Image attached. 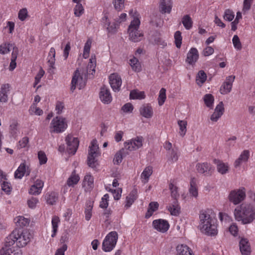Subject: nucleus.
Segmentation results:
<instances>
[{"label":"nucleus","mask_w":255,"mask_h":255,"mask_svg":"<svg viewBox=\"0 0 255 255\" xmlns=\"http://www.w3.org/2000/svg\"><path fill=\"white\" fill-rule=\"evenodd\" d=\"M93 209V203L89 201L86 203V206L85 210V219L87 221L90 220L92 217V211Z\"/></svg>","instance_id":"obj_37"},{"label":"nucleus","mask_w":255,"mask_h":255,"mask_svg":"<svg viewBox=\"0 0 255 255\" xmlns=\"http://www.w3.org/2000/svg\"><path fill=\"white\" fill-rule=\"evenodd\" d=\"M12 46V44L4 43L0 46V53L4 54L9 52V46Z\"/></svg>","instance_id":"obj_61"},{"label":"nucleus","mask_w":255,"mask_h":255,"mask_svg":"<svg viewBox=\"0 0 255 255\" xmlns=\"http://www.w3.org/2000/svg\"><path fill=\"white\" fill-rule=\"evenodd\" d=\"M152 225L155 229L162 233L166 232L169 227L168 222L161 219L154 220Z\"/></svg>","instance_id":"obj_11"},{"label":"nucleus","mask_w":255,"mask_h":255,"mask_svg":"<svg viewBox=\"0 0 255 255\" xmlns=\"http://www.w3.org/2000/svg\"><path fill=\"white\" fill-rule=\"evenodd\" d=\"M80 180L78 175L76 174L75 171H73L71 175L68 178L67 181V184L69 186H73L76 184Z\"/></svg>","instance_id":"obj_30"},{"label":"nucleus","mask_w":255,"mask_h":255,"mask_svg":"<svg viewBox=\"0 0 255 255\" xmlns=\"http://www.w3.org/2000/svg\"><path fill=\"white\" fill-rule=\"evenodd\" d=\"M15 223L17 226L22 227L23 226H26L28 225L29 223V220L27 218H25L22 216H19L14 219Z\"/></svg>","instance_id":"obj_35"},{"label":"nucleus","mask_w":255,"mask_h":255,"mask_svg":"<svg viewBox=\"0 0 255 255\" xmlns=\"http://www.w3.org/2000/svg\"><path fill=\"white\" fill-rule=\"evenodd\" d=\"M109 81L113 90L115 92L119 91L122 84L121 77L116 73L112 74L109 77Z\"/></svg>","instance_id":"obj_13"},{"label":"nucleus","mask_w":255,"mask_h":255,"mask_svg":"<svg viewBox=\"0 0 255 255\" xmlns=\"http://www.w3.org/2000/svg\"><path fill=\"white\" fill-rule=\"evenodd\" d=\"M100 99L104 104H109L111 103L112 100V96L110 91L105 86L101 88L99 93Z\"/></svg>","instance_id":"obj_16"},{"label":"nucleus","mask_w":255,"mask_h":255,"mask_svg":"<svg viewBox=\"0 0 255 255\" xmlns=\"http://www.w3.org/2000/svg\"><path fill=\"white\" fill-rule=\"evenodd\" d=\"M38 157L40 164H45L47 162V159L44 152L42 151H39L38 153Z\"/></svg>","instance_id":"obj_63"},{"label":"nucleus","mask_w":255,"mask_h":255,"mask_svg":"<svg viewBox=\"0 0 255 255\" xmlns=\"http://www.w3.org/2000/svg\"><path fill=\"white\" fill-rule=\"evenodd\" d=\"M109 196L108 194H106L102 198L100 202V207L102 208H107L108 206V198Z\"/></svg>","instance_id":"obj_58"},{"label":"nucleus","mask_w":255,"mask_h":255,"mask_svg":"<svg viewBox=\"0 0 255 255\" xmlns=\"http://www.w3.org/2000/svg\"><path fill=\"white\" fill-rule=\"evenodd\" d=\"M137 192L135 190L131 191L129 194L127 196L125 207L128 208L132 204L137 198Z\"/></svg>","instance_id":"obj_26"},{"label":"nucleus","mask_w":255,"mask_h":255,"mask_svg":"<svg viewBox=\"0 0 255 255\" xmlns=\"http://www.w3.org/2000/svg\"><path fill=\"white\" fill-rule=\"evenodd\" d=\"M207 79L206 74L203 70H200L198 72L197 76H196V82L198 85H201L203 84Z\"/></svg>","instance_id":"obj_38"},{"label":"nucleus","mask_w":255,"mask_h":255,"mask_svg":"<svg viewBox=\"0 0 255 255\" xmlns=\"http://www.w3.org/2000/svg\"><path fill=\"white\" fill-rule=\"evenodd\" d=\"M125 0H115L114 6L116 10H121L124 7Z\"/></svg>","instance_id":"obj_62"},{"label":"nucleus","mask_w":255,"mask_h":255,"mask_svg":"<svg viewBox=\"0 0 255 255\" xmlns=\"http://www.w3.org/2000/svg\"><path fill=\"white\" fill-rule=\"evenodd\" d=\"M118 239V235L116 231L109 233L104 240L102 249L106 252H111L115 247Z\"/></svg>","instance_id":"obj_5"},{"label":"nucleus","mask_w":255,"mask_h":255,"mask_svg":"<svg viewBox=\"0 0 255 255\" xmlns=\"http://www.w3.org/2000/svg\"><path fill=\"white\" fill-rule=\"evenodd\" d=\"M9 132L13 137H15L17 135V123L16 122L12 123L9 126Z\"/></svg>","instance_id":"obj_51"},{"label":"nucleus","mask_w":255,"mask_h":255,"mask_svg":"<svg viewBox=\"0 0 255 255\" xmlns=\"http://www.w3.org/2000/svg\"><path fill=\"white\" fill-rule=\"evenodd\" d=\"M169 188L171 191V197L174 198V199H176L177 197L179 196L178 193L177 187L173 183H170L169 185Z\"/></svg>","instance_id":"obj_49"},{"label":"nucleus","mask_w":255,"mask_h":255,"mask_svg":"<svg viewBox=\"0 0 255 255\" xmlns=\"http://www.w3.org/2000/svg\"><path fill=\"white\" fill-rule=\"evenodd\" d=\"M218 171L222 174H225L228 171V166L226 164L219 161L217 164Z\"/></svg>","instance_id":"obj_47"},{"label":"nucleus","mask_w":255,"mask_h":255,"mask_svg":"<svg viewBox=\"0 0 255 255\" xmlns=\"http://www.w3.org/2000/svg\"><path fill=\"white\" fill-rule=\"evenodd\" d=\"M83 182L85 185L91 188L93 185L94 178L91 175L87 174L85 176Z\"/></svg>","instance_id":"obj_52"},{"label":"nucleus","mask_w":255,"mask_h":255,"mask_svg":"<svg viewBox=\"0 0 255 255\" xmlns=\"http://www.w3.org/2000/svg\"><path fill=\"white\" fill-rule=\"evenodd\" d=\"M204 101L205 104L208 107L212 108L214 101V98L212 95L210 94H206L204 97Z\"/></svg>","instance_id":"obj_42"},{"label":"nucleus","mask_w":255,"mask_h":255,"mask_svg":"<svg viewBox=\"0 0 255 255\" xmlns=\"http://www.w3.org/2000/svg\"><path fill=\"white\" fill-rule=\"evenodd\" d=\"M142 137L137 136L134 139L125 142V147L129 150H136L142 146Z\"/></svg>","instance_id":"obj_10"},{"label":"nucleus","mask_w":255,"mask_h":255,"mask_svg":"<svg viewBox=\"0 0 255 255\" xmlns=\"http://www.w3.org/2000/svg\"><path fill=\"white\" fill-rule=\"evenodd\" d=\"M246 197V189L244 187H242L239 189L231 191L228 198L230 202L234 205H237L244 200Z\"/></svg>","instance_id":"obj_6"},{"label":"nucleus","mask_w":255,"mask_h":255,"mask_svg":"<svg viewBox=\"0 0 255 255\" xmlns=\"http://www.w3.org/2000/svg\"><path fill=\"white\" fill-rule=\"evenodd\" d=\"M199 58L198 50L195 48H191L188 52L186 62L190 65L194 64Z\"/></svg>","instance_id":"obj_18"},{"label":"nucleus","mask_w":255,"mask_h":255,"mask_svg":"<svg viewBox=\"0 0 255 255\" xmlns=\"http://www.w3.org/2000/svg\"><path fill=\"white\" fill-rule=\"evenodd\" d=\"M129 97L131 99H143L145 98V95L144 92L134 90L130 91Z\"/></svg>","instance_id":"obj_32"},{"label":"nucleus","mask_w":255,"mask_h":255,"mask_svg":"<svg viewBox=\"0 0 255 255\" xmlns=\"http://www.w3.org/2000/svg\"><path fill=\"white\" fill-rule=\"evenodd\" d=\"M182 23L187 30L190 29L193 25V21L190 16L187 14L184 15L182 20Z\"/></svg>","instance_id":"obj_31"},{"label":"nucleus","mask_w":255,"mask_h":255,"mask_svg":"<svg viewBox=\"0 0 255 255\" xmlns=\"http://www.w3.org/2000/svg\"><path fill=\"white\" fill-rule=\"evenodd\" d=\"M240 251L243 255H250L251 248L247 239L242 238L239 243Z\"/></svg>","instance_id":"obj_20"},{"label":"nucleus","mask_w":255,"mask_h":255,"mask_svg":"<svg viewBox=\"0 0 255 255\" xmlns=\"http://www.w3.org/2000/svg\"><path fill=\"white\" fill-rule=\"evenodd\" d=\"M232 41L233 45L236 49L240 50L242 48V44L238 35H235L233 38Z\"/></svg>","instance_id":"obj_59"},{"label":"nucleus","mask_w":255,"mask_h":255,"mask_svg":"<svg viewBox=\"0 0 255 255\" xmlns=\"http://www.w3.org/2000/svg\"><path fill=\"white\" fill-rule=\"evenodd\" d=\"M107 24L108 25V26L107 27V29L109 32H111L112 33H115L117 31V27L118 26V24H117L115 22H114L111 24L109 21L107 22Z\"/></svg>","instance_id":"obj_60"},{"label":"nucleus","mask_w":255,"mask_h":255,"mask_svg":"<svg viewBox=\"0 0 255 255\" xmlns=\"http://www.w3.org/2000/svg\"><path fill=\"white\" fill-rule=\"evenodd\" d=\"M167 208L172 215L177 216L180 213V208L177 199H174L172 203L167 207Z\"/></svg>","instance_id":"obj_25"},{"label":"nucleus","mask_w":255,"mask_h":255,"mask_svg":"<svg viewBox=\"0 0 255 255\" xmlns=\"http://www.w3.org/2000/svg\"><path fill=\"white\" fill-rule=\"evenodd\" d=\"M22 253L20 250H17L16 252L12 251V250H5V248H2L0 250V255H21Z\"/></svg>","instance_id":"obj_40"},{"label":"nucleus","mask_w":255,"mask_h":255,"mask_svg":"<svg viewBox=\"0 0 255 255\" xmlns=\"http://www.w3.org/2000/svg\"><path fill=\"white\" fill-rule=\"evenodd\" d=\"M46 201L48 204L54 205L58 200V194L55 192L47 193L46 195Z\"/></svg>","instance_id":"obj_29"},{"label":"nucleus","mask_w":255,"mask_h":255,"mask_svg":"<svg viewBox=\"0 0 255 255\" xmlns=\"http://www.w3.org/2000/svg\"><path fill=\"white\" fill-rule=\"evenodd\" d=\"M166 99V90L164 88H161L159 92L158 97V104L161 106L163 104Z\"/></svg>","instance_id":"obj_50"},{"label":"nucleus","mask_w":255,"mask_h":255,"mask_svg":"<svg viewBox=\"0 0 255 255\" xmlns=\"http://www.w3.org/2000/svg\"><path fill=\"white\" fill-rule=\"evenodd\" d=\"M140 24L138 18H134L128 26L129 39L132 42H137L141 40L143 35L138 30Z\"/></svg>","instance_id":"obj_3"},{"label":"nucleus","mask_w":255,"mask_h":255,"mask_svg":"<svg viewBox=\"0 0 255 255\" xmlns=\"http://www.w3.org/2000/svg\"><path fill=\"white\" fill-rule=\"evenodd\" d=\"M159 204L157 202H151L148 206L147 212L145 214V218H148L151 217L153 213L157 210Z\"/></svg>","instance_id":"obj_28"},{"label":"nucleus","mask_w":255,"mask_h":255,"mask_svg":"<svg viewBox=\"0 0 255 255\" xmlns=\"http://www.w3.org/2000/svg\"><path fill=\"white\" fill-rule=\"evenodd\" d=\"M234 214L235 220L242 224H250L255 219V208L251 203H244L235 208Z\"/></svg>","instance_id":"obj_1"},{"label":"nucleus","mask_w":255,"mask_h":255,"mask_svg":"<svg viewBox=\"0 0 255 255\" xmlns=\"http://www.w3.org/2000/svg\"><path fill=\"white\" fill-rule=\"evenodd\" d=\"M1 189L6 194H9L11 191L12 187L9 183L3 181L1 184Z\"/></svg>","instance_id":"obj_55"},{"label":"nucleus","mask_w":255,"mask_h":255,"mask_svg":"<svg viewBox=\"0 0 255 255\" xmlns=\"http://www.w3.org/2000/svg\"><path fill=\"white\" fill-rule=\"evenodd\" d=\"M152 173V168L150 166H147L143 170L141 174V178L144 180V182H147L149 177ZM143 182V181H142Z\"/></svg>","instance_id":"obj_34"},{"label":"nucleus","mask_w":255,"mask_h":255,"mask_svg":"<svg viewBox=\"0 0 255 255\" xmlns=\"http://www.w3.org/2000/svg\"><path fill=\"white\" fill-rule=\"evenodd\" d=\"M196 183L194 181V179H192L190 182V188L189 189V192L192 196L194 197L198 196V190L195 186Z\"/></svg>","instance_id":"obj_48"},{"label":"nucleus","mask_w":255,"mask_h":255,"mask_svg":"<svg viewBox=\"0 0 255 255\" xmlns=\"http://www.w3.org/2000/svg\"><path fill=\"white\" fill-rule=\"evenodd\" d=\"M250 156V152L248 150H244L239 158L236 160L234 163V165L236 167L240 166L243 162L248 161Z\"/></svg>","instance_id":"obj_21"},{"label":"nucleus","mask_w":255,"mask_h":255,"mask_svg":"<svg viewBox=\"0 0 255 255\" xmlns=\"http://www.w3.org/2000/svg\"><path fill=\"white\" fill-rule=\"evenodd\" d=\"M92 41L89 38L85 44L84 47L83 57L84 58L88 57Z\"/></svg>","instance_id":"obj_41"},{"label":"nucleus","mask_w":255,"mask_h":255,"mask_svg":"<svg viewBox=\"0 0 255 255\" xmlns=\"http://www.w3.org/2000/svg\"><path fill=\"white\" fill-rule=\"evenodd\" d=\"M98 150L99 146L97 141L96 139H93L89 146V155L87 159L88 165L93 168H95L97 164V160L96 158L100 155Z\"/></svg>","instance_id":"obj_4"},{"label":"nucleus","mask_w":255,"mask_h":255,"mask_svg":"<svg viewBox=\"0 0 255 255\" xmlns=\"http://www.w3.org/2000/svg\"><path fill=\"white\" fill-rule=\"evenodd\" d=\"M139 112L143 117L149 119L153 116V110L151 106L148 104H144L139 109Z\"/></svg>","instance_id":"obj_19"},{"label":"nucleus","mask_w":255,"mask_h":255,"mask_svg":"<svg viewBox=\"0 0 255 255\" xmlns=\"http://www.w3.org/2000/svg\"><path fill=\"white\" fill-rule=\"evenodd\" d=\"M25 173H26V175L29 174V171H26L25 163H22L15 171L14 173V177L15 178L21 179Z\"/></svg>","instance_id":"obj_22"},{"label":"nucleus","mask_w":255,"mask_h":255,"mask_svg":"<svg viewBox=\"0 0 255 255\" xmlns=\"http://www.w3.org/2000/svg\"><path fill=\"white\" fill-rule=\"evenodd\" d=\"M67 144V150L69 153L75 154L79 146V141L78 138L74 137L71 134H68L65 138Z\"/></svg>","instance_id":"obj_9"},{"label":"nucleus","mask_w":255,"mask_h":255,"mask_svg":"<svg viewBox=\"0 0 255 255\" xmlns=\"http://www.w3.org/2000/svg\"><path fill=\"white\" fill-rule=\"evenodd\" d=\"M127 154H128V152H126L123 148L119 150L115 155L113 159L114 164L119 165L120 163L122 162L123 157H125Z\"/></svg>","instance_id":"obj_27"},{"label":"nucleus","mask_w":255,"mask_h":255,"mask_svg":"<svg viewBox=\"0 0 255 255\" xmlns=\"http://www.w3.org/2000/svg\"><path fill=\"white\" fill-rule=\"evenodd\" d=\"M196 168L199 173L207 176H210L213 171L211 165L207 162L198 163L196 166Z\"/></svg>","instance_id":"obj_12"},{"label":"nucleus","mask_w":255,"mask_h":255,"mask_svg":"<svg viewBox=\"0 0 255 255\" xmlns=\"http://www.w3.org/2000/svg\"><path fill=\"white\" fill-rule=\"evenodd\" d=\"M86 78H83L81 75L79 70L77 69L74 73L71 81V86L70 90L73 92L76 89V86H79V89H81L84 88L86 83Z\"/></svg>","instance_id":"obj_7"},{"label":"nucleus","mask_w":255,"mask_h":255,"mask_svg":"<svg viewBox=\"0 0 255 255\" xmlns=\"http://www.w3.org/2000/svg\"><path fill=\"white\" fill-rule=\"evenodd\" d=\"M96 66V62L94 60L93 62L92 59H90V62L88 64L87 66V76L88 75L90 76V75H93L95 73V68Z\"/></svg>","instance_id":"obj_43"},{"label":"nucleus","mask_w":255,"mask_h":255,"mask_svg":"<svg viewBox=\"0 0 255 255\" xmlns=\"http://www.w3.org/2000/svg\"><path fill=\"white\" fill-rule=\"evenodd\" d=\"M209 210H202L200 212V224L199 227L201 232L210 236L217 235V227L215 219L209 214Z\"/></svg>","instance_id":"obj_2"},{"label":"nucleus","mask_w":255,"mask_h":255,"mask_svg":"<svg viewBox=\"0 0 255 255\" xmlns=\"http://www.w3.org/2000/svg\"><path fill=\"white\" fill-rule=\"evenodd\" d=\"M84 8L81 3H78L74 8V14L77 17H79L83 13Z\"/></svg>","instance_id":"obj_56"},{"label":"nucleus","mask_w":255,"mask_h":255,"mask_svg":"<svg viewBox=\"0 0 255 255\" xmlns=\"http://www.w3.org/2000/svg\"><path fill=\"white\" fill-rule=\"evenodd\" d=\"M18 235V230L15 229L5 239L4 246L2 248L5 250H12L10 248L16 242V236Z\"/></svg>","instance_id":"obj_15"},{"label":"nucleus","mask_w":255,"mask_h":255,"mask_svg":"<svg viewBox=\"0 0 255 255\" xmlns=\"http://www.w3.org/2000/svg\"><path fill=\"white\" fill-rule=\"evenodd\" d=\"M175 43L177 48H180L181 45L182 37L181 32L180 31H177L174 34Z\"/></svg>","instance_id":"obj_46"},{"label":"nucleus","mask_w":255,"mask_h":255,"mask_svg":"<svg viewBox=\"0 0 255 255\" xmlns=\"http://www.w3.org/2000/svg\"><path fill=\"white\" fill-rule=\"evenodd\" d=\"M59 218L57 216L53 217L52 219V225L53 228V234H52V237H54L57 231L58 225L59 222Z\"/></svg>","instance_id":"obj_44"},{"label":"nucleus","mask_w":255,"mask_h":255,"mask_svg":"<svg viewBox=\"0 0 255 255\" xmlns=\"http://www.w3.org/2000/svg\"><path fill=\"white\" fill-rule=\"evenodd\" d=\"M55 50L53 47L50 48L49 55H48V65L51 68H54L55 59Z\"/></svg>","instance_id":"obj_33"},{"label":"nucleus","mask_w":255,"mask_h":255,"mask_svg":"<svg viewBox=\"0 0 255 255\" xmlns=\"http://www.w3.org/2000/svg\"><path fill=\"white\" fill-rule=\"evenodd\" d=\"M176 255H194L192 250L187 245L180 244L176 247Z\"/></svg>","instance_id":"obj_17"},{"label":"nucleus","mask_w":255,"mask_h":255,"mask_svg":"<svg viewBox=\"0 0 255 255\" xmlns=\"http://www.w3.org/2000/svg\"><path fill=\"white\" fill-rule=\"evenodd\" d=\"M253 0H244L243 2V12L245 13L251 8Z\"/></svg>","instance_id":"obj_57"},{"label":"nucleus","mask_w":255,"mask_h":255,"mask_svg":"<svg viewBox=\"0 0 255 255\" xmlns=\"http://www.w3.org/2000/svg\"><path fill=\"white\" fill-rule=\"evenodd\" d=\"M241 18H242V14L240 11H238L237 13L235 19L231 23V29L232 30L235 31L237 29V25L239 23V19Z\"/></svg>","instance_id":"obj_54"},{"label":"nucleus","mask_w":255,"mask_h":255,"mask_svg":"<svg viewBox=\"0 0 255 255\" xmlns=\"http://www.w3.org/2000/svg\"><path fill=\"white\" fill-rule=\"evenodd\" d=\"M234 13L230 9H226L224 15V18L226 20L231 21L234 18Z\"/></svg>","instance_id":"obj_53"},{"label":"nucleus","mask_w":255,"mask_h":255,"mask_svg":"<svg viewBox=\"0 0 255 255\" xmlns=\"http://www.w3.org/2000/svg\"><path fill=\"white\" fill-rule=\"evenodd\" d=\"M129 64L132 70L135 72H139L141 70L140 64L137 58L133 57L130 59Z\"/></svg>","instance_id":"obj_36"},{"label":"nucleus","mask_w":255,"mask_h":255,"mask_svg":"<svg viewBox=\"0 0 255 255\" xmlns=\"http://www.w3.org/2000/svg\"><path fill=\"white\" fill-rule=\"evenodd\" d=\"M9 85L5 84L1 85L0 90V102H6L7 101V93L9 91Z\"/></svg>","instance_id":"obj_24"},{"label":"nucleus","mask_w":255,"mask_h":255,"mask_svg":"<svg viewBox=\"0 0 255 255\" xmlns=\"http://www.w3.org/2000/svg\"><path fill=\"white\" fill-rule=\"evenodd\" d=\"M235 79V76L233 75L229 76L226 78L225 82L220 88V92L222 94L225 95L230 92Z\"/></svg>","instance_id":"obj_14"},{"label":"nucleus","mask_w":255,"mask_h":255,"mask_svg":"<svg viewBox=\"0 0 255 255\" xmlns=\"http://www.w3.org/2000/svg\"><path fill=\"white\" fill-rule=\"evenodd\" d=\"M172 8L171 0H162L160 4V11L162 13H170Z\"/></svg>","instance_id":"obj_23"},{"label":"nucleus","mask_w":255,"mask_h":255,"mask_svg":"<svg viewBox=\"0 0 255 255\" xmlns=\"http://www.w3.org/2000/svg\"><path fill=\"white\" fill-rule=\"evenodd\" d=\"M51 128H53L50 130L51 132L60 133L64 131L67 128V124L64 119L56 117L52 120Z\"/></svg>","instance_id":"obj_8"},{"label":"nucleus","mask_w":255,"mask_h":255,"mask_svg":"<svg viewBox=\"0 0 255 255\" xmlns=\"http://www.w3.org/2000/svg\"><path fill=\"white\" fill-rule=\"evenodd\" d=\"M26 245V242L24 240V233L18 230V235L16 236V246L21 248Z\"/></svg>","instance_id":"obj_39"},{"label":"nucleus","mask_w":255,"mask_h":255,"mask_svg":"<svg viewBox=\"0 0 255 255\" xmlns=\"http://www.w3.org/2000/svg\"><path fill=\"white\" fill-rule=\"evenodd\" d=\"M187 122L182 120L178 121V125L180 128L179 133L181 136H184L186 132Z\"/></svg>","instance_id":"obj_45"},{"label":"nucleus","mask_w":255,"mask_h":255,"mask_svg":"<svg viewBox=\"0 0 255 255\" xmlns=\"http://www.w3.org/2000/svg\"><path fill=\"white\" fill-rule=\"evenodd\" d=\"M133 107L131 103H128L125 104L122 108V111L124 113H131Z\"/></svg>","instance_id":"obj_64"}]
</instances>
